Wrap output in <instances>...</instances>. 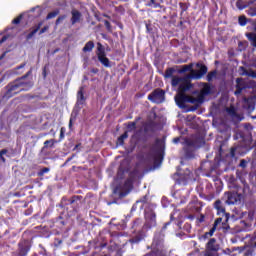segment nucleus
<instances>
[{
	"mask_svg": "<svg viewBox=\"0 0 256 256\" xmlns=\"http://www.w3.org/2000/svg\"><path fill=\"white\" fill-rule=\"evenodd\" d=\"M65 19H67V15H60L55 22V25H61V23H63V21H65Z\"/></svg>",
	"mask_w": 256,
	"mask_h": 256,
	"instance_id": "obj_47",
	"label": "nucleus"
},
{
	"mask_svg": "<svg viewBox=\"0 0 256 256\" xmlns=\"http://www.w3.org/2000/svg\"><path fill=\"white\" fill-rule=\"evenodd\" d=\"M224 221V222H223ZM221 223H226L225 222V217H223V215H220V217L216 218L215 221H214V224H213V227H216L218 225H221Z\"/></svg>",
	"mask_w": 256,
	"mask_h": 256,
	"instance_id": "obj_45",
	"label": "nucleus"
},
{
	"mask_svg": "<svg viewBox=\"0 0 256 256\" xmlns=\"http://www.w3.org/2000/svg\"><path fill=\"white\" fill-rule=\"evenodd\" d=\"M227 113L231 115L233 119H237V121H243V116L237 113V109H235L233 106L227 108Z\"/></svg>",
	"mask_w": 256,
	"mask_h": 256,
	"instance_id": "obj_22",
	"label": "nucleus"
},
{
	"mask_svg": "<svg viewBox=\"0 0 256 256\" xmlns=\"http://www.w3.org/2000/svg\"><path fill=\"white\" fill-rule=\"evenodd\" d=\"M243 127L246 131H253V125H251V123H245Z\"/></svg>",
	"mask_w": 256,
	"mask_h": 256,
	"instance_id": "obj_53",
	"label": "nucleus"
},
{
	"mask_svg": "<svg viewBox=\"0 0 256 256\" xmlns=\"http://www.w3.org/2000/svg\"><path fill=\"white\" fill-rule=\"evenodd\" d=\"M71 24L72 25H76V23H80L81 22V17H83V14H81V12L77 9H72L71 10Z\"/></svg>",
	"mask_w": 256,
	"mask_h": 256,
	"instance_id": "obj_18",
	"label": "nucleus"
},
{
	"mask_svg": "<svg viewBox=\"0 0 256 256\" xmlns=\"http://www.w3.org/2000/svg\"><path fill=\"white\" fill-rule=\"evenodd\" d=\"M141 171L139 170V168H134L132 171L129 172L128 175V179H131L134 183L135 181H137L138 179H141Z\"/></svg>",
	"mask_w": 256,
	"mask_h": 256,
	"instance_id": "obj_21",
	"label": "nucleus"
},
{
	"mask_svg": "<svg viewBox=\"0 0 256 256\" xmlns=\"http://www.w3.org/2000/svg\"><path fill=\"white\" fill-rule=\"evenodd\" d=\"M114 193H119V197H125L126 193L119 191V186L114 189Z\"/></svg>",
	"mask_w": 256,
	"mask_h": 256,
	"instance_id": "obj_54",
	"label": "nucleus"
},
{
	"mask_svg": "<svg viewBox=\"0 0 256 256\" xmlns=\"http://www.w3.org/2000/svg\"><path fill=\"white\" fill-rule=\"evenodd\" d=\"M221 198L225 205H237L238 203H241L243 195L235 191H227L224 192Z\"/></svg>",
	"mask_w": 256,
	"mask_h": 256,
	"instance_id": "obj_6",
	"label": "nucleus"
},
{
	"mask_svg": "<svg viewBox=\"0 0 256 256\" xmlns=\"http://www.w3.org/2000/svg\"><path fill=\"white\" fill-rule=\"evenodd\" d=\"M199 95H202L203 101H205V95H211V86H209V84H205Z\"/></svg>",
	"mask_w": 256,
	"mask_h": 256,
	"instance_id": "obj_33",
	"label": "nucleus"
},
{
	"mask_svg": "<svg viewBox=\"0 0 256 256\" xmlns=\"http://www.w3.org/2000/svg\"><path fill=\"white\" fill-rule=\"evenodd\" d=\"M128 137L129 134L127 132H124L122 135L118 137L116 144L120 146L125 145V139H127Z\"/></svg>",
	"mask_w": 256,
	"mask_h": 256,
	"instance_id": "obj_35",
	"label": "nucleus"
},
{
	"mask_svg": "<svg viewBox=\"0 0 256 256\" xmlns=\"http://www.w3.org/2000/svg\"><path fill=\"white\" fill-rule=\"evenodd\" d=\"M43 27V22H39L36 26L33 27L32 31L27 34L26 39L29 41V39H33L35 37V34Z\"/></svg>",
	"mask_w": 256,
	"mask_h": 256,
	"instance_id": "obj_27",
	"label": "nucleus"
},
{
	"mask_svg": "<svg viewBox=\"0 0 256 256\" xmlns=\"http://www.w3.org/2000/svg\"><path fill=\"white\" fill-rule=\"evenodd\" d=\"M27 65V63H22L19 66L16 67V69H23Z\"/></svg>",
	"mask_w": 256,
	"mask_h": 256,
	"instance_id": "obj_63",
	"label": "nucleus"
},
{
	"mask_svg": "<svg viewBox=\"0 0 256 256\" xmlns=\"http://www.w3.org/2000/svg\"><path fill=\"white\" fill-rule=\"evenodd\" d=\"M46 31H49V26H44L40 29L39 35H43V33H46Z\"/></svg>",
	"mask_w": 256,
	"mask_h": 256,
	"instance_id": "obj_55",
	"label": "nucleus"
},
{
	"mask_svg": "<svg viewBox=\"0 0 256 256\" xmlns=\"http://www.w3.org/2000/svg\"><path fill=\"white\" fill-rule=\"evenodd\" d=\"M68 127L69 129H73V118H70Z\"/></svg>",
	"mask_w": 256,
	"mask_h": 256,
	"instance_id": "obj_61",
	"label": "nucleus"
},
{
	"mask_svg": "<svg viewBox=\"0 0 256 256\" xmlns=\"http://www.w3.org/2000/svg\"><path fill=\"white\" fill-rule=\"evenodd\" d=\"M185 23H187V21L181 19V21L179 22V27H183V25H185Z\"/></svg>",
	"mask_w": 256,
	"mask_h": 256,
	"instance_id": "obj_62",
	"label": "nucleus"
},
{
	"mask_svg": "<svg viewBox=\"0 0 256 256\" xmlns=\"http://www.w3.org/2000/svg\"><path fill=\"white\" fill-rule=\"evenodd\" d=\"M59 13H61V11L59 9H55L54 11L48 13L46 16V21L55 19V17H57V15H59Z\"/></svg>",
	"mask_w": 256,
	"mask_h": 256,
	"instance_id": "obj_39",
	"label": "nucleus"
},
{
	"mask_svg": "<svg viewBox=\"0 0 256 256\" xmlns=\"http://www.w3.org/2000/svg\"><path fill=\"white\" fill-rule=\"evenodd\" d=\"M196 67L199 70H193V63L183 65L182 68L178 70V73H187V71H190V74L186 76L188 79H201L204 75H207V71H209V69L205 64L197 63Z\"/></svg>",
	"mask_w": 256,
	"mask_h": 256,
	"instance_id": "obj_3",
	"label": "nucleus"
},
{
	"mask_svg": "<svg viewBox=\"0 0 256 256\" xmlns=\"http://www.w3.org/2000/svg\"><path fill=\"white\" fill-rule=\"evenodd\" d=\"M246 37L251 42L252 46L256 48V34H255V32L247 33Z\"/></svg>",
	"mask_w": 256,
	"mask_h": 256,
	"instance_id": "obj_36",
	"label": "nucleus"
},
{
	"mask_svg": "<svg viewBox=\"0 0 256 256\" xmlns=\"http://www.w3.org/2000/svg\"><path fill=\"white\" fill-rule=\"evenodd\" d=\"M144 229H153V227H157V214L153 209H146L144 212Z\"/></svg>",
	"mask_w": 256,
	"mask_h": 256,
	"instance_id": "obj_7",
	"label": "nucleus"
},
{
	"mask_svg": "<svg viewBox=\"0 0 256 256\" xmlns=\"http://www.w3.org/2000/svg\"><path fill=\"white\" fill-rule=\"evenodd\" d=\"M185 143L189 147H195L196 149H199V147H203V145H205V138L197 134L193 136L192 140L186 139Z\"/></svg>",
	"mask_w": 256,
	"mask_h": 256,
	"instance_id": "obj_12",
	"label": "nucleus"
},
{
	"mask_svg": "<svg viewBox=\"0 0 256 256\" xmlns=\"http://www.w3.org/2000/svg\"><path fill=\"white\" fill-rule=\"evenodd\" d=\"M145 237H147L145 232L140 231L130 240V243H141V241H143Z\"/></svg>",
	"mask_w": 256,
	"mask_h": 256,
	"instance_id": "obj_28",
	"label": "nucleus"
},
{
	"mask_svg": "<svg viewBox=\"0 0 256 256\" xmlns=\"http://www.w3.org/2000/svg\"><path fill=\"white\" fill-rule=\"evenodd\" d=\"M189 79L191 78H183L182 82H180V85L178 87L179 93H185L186 91H189L191 87H193V84H191V81Z\"/></svg>",
	"mask_w": 256,
	"mask_h": 256,
	"instance_id": "obj_17",
	"label": "nucleus"
},
{
	"mask_svg": "<svg viewBox=\"0 0 256 256\" xmlns=\"http://www.w3.org/2000/svg\"><path fill=\"white\" fill-rule=\"evenodd\" d=\"M235 83L234 95L236 97L243 95V93H249V91L254 93L253 96L243 98V109H245L247 113H253L256 105V81L250 78L238 77Z\"/></svg>",
	"mask_w": 256,
	"mask_h": 256,
	"instance_id": "obj_1",
	"label": "nucleus"
},
{
	"mask_svg": "<svg viewBox=\"0 0 256 256\" xmlns=\"http://www.w3.org/2000/svg\"><path fill=\"white\" fill-rule=\"evenodd\" d=\"M50 169L47 167L42 168L39 172H38V177H43V175H45V173H49Z\"/></svg>",
	"mask_w": 256,
	"mask_h": 256,
	"instance_id": "obj_50",
	"label": "nucleus"
},
{
	"mask_svg": "<svg viewBox=\"0 0 256 256\" xmlns=\"http://www.w3.org/2000/svg\"><path fill=\"white\" fill-rule=\"evenodd\" d=\"M96 55L98 57V61L101 62L103 67H111V61L107 58V53L105 52V47L100 42L97 43V51Z\"/></svg>",
	"mask_w": 256,
	"mask_h": 256,
	"instance_id": "obj_8",
	"label": "nucleus"
},
{
	"mask_svg": "<svg viewBox=\"0 0 256 256\" xmlns=\"http://www.w3.org/2000/svg\"><path fill=\"white\" fill-rule=\"evenodd\" d=\"M248 163L249 162H247V160L242 159V160H240L239 167H241L242 169H246Z\"/></svg>",
	"mask_w": 256,
	"mask_h": 256,
	"instance_id": "obj_52",
	"label": "nucleus"
},
{
	"mask_svg": "<svg viewBox=\"0 0 256 256\" xmlns=\"http://www.w3.org/2000/svg\"><path fill=\"white\" fill-rule=\"evenodd\" d=\"M188 95H185V93H180L176 98L175 101L179 107H184L185 103H187Z\"/></svg>",
	"mask_w": 256,
	"mask_h": 256,
	"instance_id": "obj_24",
	"label": "nucleus"
},
{
	"mask_svg": "<svg viewBox=\"0 0 256 256\" xmlns=\"http://www.w3.org/2000/svg\"><path fill=\"white\" fill-rule=\"evenodd\" d=\"M84 105H87V97H85V87L81 86L77 92L75 107L81 111Z\"/></svg>",
	"mask_w": 256,
	"mask_h": 256,
	"instance_id": "obj_11",
	"label": "nucleus"
},
{
	"mask_svg": "<svg viewBox=\"0 0 256 256\" xmlns=\"http://www.w3.org/2000/svg\"><path fill=\"white\" fill-rule=\"evenodd\" d=\"M155 129H157V123L155 121L147 122L144 125V133H155Z\"/></svg>",
	"mask_w": 256,
	"mask_h": 256,
	"instance_id": "obj_23",
	"label": "nucleus"
},
{
	"mask_svg": "<svg viewBox=\"0 0 256 256\" xmlns=\"http://www.w3.org/2000/svg\"><path fill=\"white\" fill-rule=\"evenodd\" d=\"M179 7L181 9L180 19H183V13H185V11H187V9H189V5L185 2H180Z\"/></svg>",
	"mask_w": 256,
	"mask_h": 256,
	"instance_id": "obj_41",
	"label": "nucleus"
},
{
	"mask_svg": "<svg viewBox=\"0 0 256 256\" xmlns=\"http://www.w3.org/2000/svg\"><path fill=\"white\" fill-rule=\"evenodd\" d=\"M215 231H217V228L215 226H212L209 232H205L204 239H209V237H213Z\"/></svg>",
	"mask_w": 256,
	"mask_h": 256,
	"instance_id": "obj_44",
	"label": "nucleus"
},
{
	"mask_svg": "<svg viewBox=\"0 0 256 256\" xmlns=\"http://www.w3.org/2000/svg\"><path fill=\"white\" fill-rule=\"evenodd\" d=\"M31 251V243L29 240H21L18 243V255L19 256H27Z\"/></svg>",
	"mask_w": 256,
	"mask_h": 256,
	"instance_id": "obj_13",
	"label": "nucleus"
},
{
	"mask_svg": "<svg viewBox=\"0 0 256 256\" xmlns=\"http://www.w3.org/2000/svg\"><path fill=\"white\" fill-rule=\"evenodd\" d=\"M116 11H120V13H125V8L123 6L116 7Z\"/></svg>",
	"mask_w": 256,
	"mask_h": 256,
	"instance_id": "obj_57",
	"label": "nucleus"
},
{
	"mask_svg": "<svg viewBox=\"0 0 256 256\" xmlns=\"http://www.w3.org/2000/svg\"><path fill=\"white\" fill-rule=\"evenodd\" d=\"M58 141L55 139L46 140L44 142V146L42 147V151H47V149H53L55 147V144H57Z\"/></svg>",
	"mask_w": 256,
	"mask_h": 256,
	"instance_id": "obj_30",
	"label": "nucleus"
},
{
	"mask_svg": "<svg viewBox=\"0 0 256 256\" xmlns=\"http://www.w3.org/2000/svg\"><path fill=\"white\" fill-rule=\"evenodd\" d=\"M94 48H95V42L88 41L83 47L82 51L83 53H91V51H93Z\"/></svg>",
	"mask_w": 256,
	"mask_h": 256,
	"instance_id": "obj_32",
	"label": "nucleus"
},
{
	"mask_svg": "<svg viewBox=\"0 0 256 256\" xmlns=\"http://www.w3.org/2000/svg\"><path fill=\"white\" fill-rule=\"evenodd\" d=\"M206 251H219V245H217V239L211 238L206 244Z\"/></svg>",
	"mask_w": 256,
	"mask_h": 256,
	"instance_id": "obj_20",
	"label": "nucleus"
},
{
	"mask_svg": "<svg viewBox=\"0 0 256 256\" xmlns=\"http://www.w3.org/2000/svg\"><path fill=\"white\" fill-rule=\"evenodd\" d=\"M154 151L160 159H163V153H165V141L157 138L154 144Z\"/></svg>",
	"mask_w": 256,
	"mask_h": 256,
	"instance_id": "obj_15",
	"label": "nucleus"
},
{
	"mask_svg": "<svg viewBox=\"0 0 256 256\" xmlns=\"http://www.w3.org/2000/svg\"><path fill=\"white\" fill-rule=\"evenodd\" d=\"M182 81H183V78H181L179 76H173L171 85H172V87H177V85H180L182 83Z\"/></svg>",
	"mask_w": 256,
	"mask_h": 256,
	"instance_id": "obj_40",
	"label": "nucleus"
},
{
	"mask_svg": "<svg viewBox=\"0 0 256 256\" xmlns=\"http://www.w3.org/2000/svg\"><path fill=\"white\" fill-rule=\"evenodd\" d=\"M7 153H9V150L7 149H2L0 151V160L2 161V163H6L7 159H5V156L3 155H7Z\"/></svg>",
	"mask_w": 256,
	"mask_h": 256,
	"instance_id": "obj_46",
	"label": "nucleus"
},
{
	"mask_svg": "<svg viewBox=\"0 0 256 256\" xmlns=\"http://www.w3.org/2000/svg\"><path fill=\"white\" fill-rule=\"evenodd\" d=\"M65 139V128L60 129V141Z\"/></svg>",
	"mask_w": 256,
	"mask_h": 256,
	"instance_id": "obj_56",
	"label": "nucleus"
},
{
	"mask_svg": "<svg viewBox=\"0 0 256 256\" xmlns=\"http://www.w3.org/2000/svg\"><path fill=\"white\" fill-rule=\"evenodd\" d=\"M137 121H139V118L136 119V121L128 122L126 124L127 134L132 133V131H135L137 129Z\"/></svg>",
	"mask_w": 256,
	"mask_h": 256,
	"instance_id": "obj_31",
	"label": "nucleus"
},
{
	"mask_svg": "<svg viewBox=\"0 0 256 256\" xmlns=\"http://www.w3.org/2000/svg\"><path fill=\"white\" fill-rule=\"evenodd\" d=\"M148 101L156 103L157 105L163 103V101H165V91L161 88H156L148 95Z\"/></svg>",
	"mask_w": 256,
	"mask_h": 256,
	"instance_id": "obj_9",
	"label": "nucleus"
},
{
	"mask_svg": "<svg viewBox=\"0 0 256 256\" xmlns=\"http://www.w3.org/2000/svg\"><path fill=\"white\" fill-rule=\"evenodd\" d=\"M174 73H175V68H167L164 74L165 79H169L173 77Z\"/></svg>",
	"mask_w": 256,
	"mask_h": 256,
	"instance_id": "obj_43",
	"label": "nucleus"
},
{
	"mask_svg": "<svg viewBox=\"0 0 256 256\" xmlns=\"http://www.w3.org/2000/svg\"><path fill=\"white\" fill-rule=\"evenodd\" d=\"M33 73L32 70L28 71L25 75L16 78L6 86V92L4 93V99H11L15 95L21 93V91H30L33 88V81L27 80V77Z\"/></svg>",
	"mask_w": 256,
	"mask_h": 256,
	"instance_id": "obj_2",
	"label": "nucleus"
},
{
	"mask_svg": "<svg viewBox=\"0 0 256 256\" xmlns=\"http://www.w3.org/2000/svg\"><path fill=\"white\" fill-rule=\"evenodd\" d=\"M23 19V14H20L18 17H16L14 20H12L13 25H19Z\"/></svg>",
	"mask_w": 256,
	"mask_h": 256,
	"instance_id": "obj_48",
	"label": "nucleus"
},
{
	"mask_svg": "<svg viewBox=\"0 0 256 256\" xmlns=\"http://www.w3.org/2000/svg\"><path fill=\"white\" fill-rule=\"evenodd\" d=\"M5 41H7V36H3V37L0 39V45H3V43H5Z\"/></svg>",
	"mask_w": 256,
	"mask_h": 256,
	"instance_id": "obj_60",
	"label": "nucleus"
},
{
	"mask_svg": "<svg viewBox=\"0 0 256 256\" xmlns=\"http://www.w3.org/2000/svg\"><path fill=\"white\" fill-rule=\"evenodd\" d=\"M146 7H154V9H157L161 7V4L157 2V0H146Z\"/></svg>",
	"mask_w": 256,
	"mask_h": 256,
	"instance_id": "obj_37",
	"label": "nucleus"
},
{
	"mask_svg": "<svg viewBox=\"0 0 256 256\" xmlns=\"http://www.w3.org/2000/svg\"><path fill=\"white\" fill-rule=\"evenodd\" d=\"M222 198L214 202L213 207L217 211V215H222L224 217V222L227 223L231 217V214L227 213L225 210V205L223 204Z\"/></svg>",
	"mask_w": 256,
	"mask_h": 256,
	"instance_id": "obj_10",
	"label": "nucleus"
},
{
	"mask_svg": "<svg viewBox=\"0 0 256 256\" xmlns=\"http://www.w3.org/2000/svg\"><path fill=\"white\" fill-rule=\"evenodd\" d=\"M135 182H133L132 179L127 178L124 182V189L125 191H127L129 193V191H131L133 189V185Z\"/></svg>",
	"mask_w": 256,
	"mask_h": 256,
	"instance_id": "obj_34",
	"label": "nucleus"
},
{
	"mask_svg": "<svg viewBox=\"0 0 256 256\" xmlns=\"http://www.w3.org/2000/svg\"><path fill=\"white\" fill-rule=\"evenodd\" d=\"M253 149L251 142L249 141H242L237 145H234L230 149V157L235 158L237 155H247L249 151Z\"/></svg>",
	"mask_w": 256,
	"mask_h": 256,
	"instance_id": "obj_5",
	"label": "nucleus"
},
{
	"mask_svg": "<svg viewBox=\"0 0 256 256\" xmlns=\"http://www.w3.org/2000/svg\"><path fill=\"white\" fill-rule=\"evenodd\" d=\"M216 77H217V70H213L207 74L206 79L209 83H211V81H213Z\"/></svg>",
	"mask_w": 256,
	"mask_h": 256,
	"instance_id": "obj_42",
	"label": "nucleus"
},
{
	"mask_svg": "<svg viewBox=\"0 0 256 256\" xmlns=\"http://www.w3.org/2000/svg\"><path fill=\"white\" fill-rule=\"evenodd\" d=\"M199 223H204L205 222V215L201 214L200 217L198 218Z\"/></svg>",
	"mask_w": 256,
	"mask_h": 256,
	"instance_id": "obj_58",
	"label": "nucleus"
},
{
	"mask_svg": "<svg viewBox=\"0 0 256 256\" xmlns=\"http://www.w3.org/2000/svg\"><path fill=\"white\" fill-rule=\"evenodd\" d=\"M203 101H204L203 95H198L197 98H195L193 96H188L187 103H192V105H194L193 107H191L189 109V111H197V109H199V107H201Z\"/></svg>",
	"mask_w": 256,
	"mask_h": 256,
	"instance_id": "obj_14",
	"label": "nucleus"
},
{
	"mask_svg": "<svg viewBox=\"0 0 256 256\" xmlns=\"http://www.w3.org/2000/svg\"><path fill=\"white\" fill-rule=\"evenodd\" d=\"M195 149L196 148L193 146L186 145V147H184L185 157L193 159V157H195Z\"/></svg>",
	"mask_w": 256,
	"mask_h": 256,
	"instance_id": "obj_25",
	"label": "nucleus"
},
{
	"mask_svg": "<svg viewBox=\"0 0 256 256\" xmlns=\"http://www.w3.org/2000/svg\"><path fill=\"white\" fill-rule=\"evenodd\" d=\"M240 71H242L240 75H245L246 77H252L253 79H256V72L252 69L247 70L245 67L241 66Z\"/></svg>",
	"mask_w": 256,
	"mask_h": 256,
	"instance_id": "obj_29",
	"label": "nucleus"
},
{
	"mask_svg": "<svg viewBox=\"0 0 256 256\" xmlns=\"http://www.w3.org/2000/svg\"><path fill=\"white\" fill-rule=\"evenodd\" d=\"M91 73L97 74V73H99V69L93 68V69H91Z\"/></svg>",
	"mask_w": 256,
	"mask_h": 256,
	"instance_id": "obj_64",
	"label": "nucleus"
},
{
	"mask_svg": "<svg viewBox=\"0 0 256 256\" xmlns=\"http://www.w3.org/2000/svg\"><path fill=\"white\" fill-rule=\"evenodd\" d=\"M104 25L109 33L113 31V28L111 27V22H109V20H104Z\"/></svg>",
	"mask_w": 256,
	"mask_h": 256,
	"instance_id": "obj_51",
	"label": "nucleus"
},
{
	"mask_svg": "<svg viewBox=\"0 0 256 256\" xmlns=\"http://www.w3.org/2000/svg\"><path fill=\"white\" fill-rule=\"evenodd\" d=\"M238 23L240 27H245L249 23V19H247V16L241 15L238 17Z\"/></svg>",
	"mask_w": 256,
	"mask_h": 256,
	"instance_id": "obj_38",
	"label": "nucleus"
},
{
	"mask_svg": "<svg viewBox=\"0 0 256 256\" xmlns=\"http://www.w3.org/2000/svg\"><path fill=\"white\" fill-rule=\"evenodd\" d=\"M204 256H219L215 250H206Z\"/></svg>",
	"mask_w": 256,
	"mask_h": 256,
	"instance_id": "obj_49",
	"label": "nucleus"
},
{
	"mask_svg": "<svg viewBox=\"0 0 256 256\" xmlns=\"http://www.w3.org/2000/svg\"><path fill=\"white\" fill-rule=\"evenodd\" d=\"M173 143H175V145H177V143H179L181 141V137H175L173 138Z\"/></svg>",
	"mask_w": 256,
	"mask_h": 256,
	"instance_id": "obj_59",
	"label": "nucleus"
},
{
	"mask_svg": "<svg viewBox=\"0 0 256 256\" xmlns=\"http://www.w3.org/2000/svg\"><path fill=\"white\" fill-rule=\"evenodd\" d=\"M83 200V196L74 195L68 200V205H72L73 211H79V207H81V201Z\"/></svg>",
	"mask_w": 256,
	"mask_h": 256,
	"instance_id": "obj_16",
	"label": "nucleus"
},
{
	"mask_svg": "<svg viewBox=\"0 0 256 256\" xmlns=\"http://www.w3.org/2000/svg\"><path fill=\"white\" fill-rule=\"evenodd\" d=\"M165 236L161 233L154 235L152 244L148 249H151V253L148 255L152 256H164L165 255Z\"/></svg>",
	"mask_w": 256,
	"mask_h": 256,
	"instance_id": "obj_4",
	"label": "nucleus"
},
{
	"mask_svg": "<svg viewBox=\"0 0 256 256\" xmlns=\"http://www.w3.org/2000/svg\"><path fill=\"white\" fill-rule=\"evenodd\" d=\"M249 5H253V0H237L236 7L240 11H243V9H247Z\"/></svg>",
	"mask_w": 256,
	"mask_h": 256,
	"instance_id": "obj_19",
	"label": "nucleus"
},
{
	"mask_svg": "<svg viewBox=\"0 0 256 256\" xmlns=\"http://www.w3.org/2000/svg\"><path fill=\"white\" fill-rule=\"evenodd\" d=\"M139 203H141L140 209H143V207H147V196H144L142 199L136 201V203L131 208V213H133V211H137V206L139 205Z\"/></svg>",
	"mask_w": 256,
	"mask_h": 256,
	"instance_id": "obj_26",
	"label": "nucleus"
}]
</instances>
